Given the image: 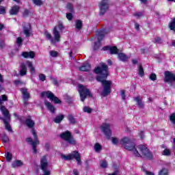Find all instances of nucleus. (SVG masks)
I'll return each instance as SVG.
<instances>
[{
	"label": "nucleus",
	"mask_w": 175,
	"mask_h": 175,
	"mask_svg": "<svg viewBox=\"0 0 175 175\" xmlns=\"http://www.w3.org/2000/svg\"><path fill=\"white\" fill-rule=\"evenodd\" d=\"M100 66H96L94 69V73L98 75L96 80L101 83L103 90L101 92L102 96H107L111 92V81L107 80L109 77V66L105 63H100Z\"/></svg>",
	"instance_id": "1"
},
{
	"label": "nucleus",
	"mask_w": 175,
	"mask_h": 175,
	"mask_svg": "<svg viewBox=\"0 0 175 175\" xmlns=\"http://www.w3.org/2000/svg\"><path fill=\"white\" fill-rule=\"evenodd\" d=\"M120 144L125 148V150H127V151H133V154L135 157H142L140 153H139V151H137V149H136V144L135 143V141L130 139L129 137H124L120 139Z\"/></svg>",
	"instance_id": "2"
},
{
	"label": "nucleus",
	"mask_w": 175,
	"mask_h": 175,
	"mask_svg": "<svg viewBox=\"0 0 175 175\" xmlns=\"http://www.w3.org/2000/svg\"><path fill=\"white\" fill-rule=\"evenodd\" d=\"M61 158L62 159H64V161H72V159H75L77 165L79 166L81 165V155L77 150H75L72 154H69L68 155L61 154Z\"/></svg>",
	"instance_id": "3"
},
{
	"label": "nucleus",
	"mask_w": 175,
	"mask_h": 175,
	"mask_svg": "<svg viewBox=\"0 0 175 175\" xmlns=\"http://www.w3.org/2000/svg\"><path fill=\"white\" fill-rule=\"evenodd\" d=\"M59 137L60 139H62V140L67 142L68 144H70L71 146H76V144H77V142H76V139H75V137H73L72 132L69 131H66L62 133L59 135Z\"/></svg>",
	"instance_id": "4"
},
{
	"label": "nucleus",
	"mask_w": 175,
	"mask_h": 175,
	"mask_svg": "<svg viewBox=\"0 0 175 175\" xmlns=\"http://www.w3.org/2000/svg\"><path fill=\"white\" fill-rule=\"evenodd\" d=\"M79 92L81 102H84V100L87 99L88 96L89 98H92L93 96L92 93H91V91H90V89L85 88L84 85H79Z\"/></svg>",
	"instance_id": "5"
},
{
	"label": "nucleus",
	"mask_w": 175,
	"mask_h": 175,
	"mask_svg": "<svg viewBox=\"0 0 175 175\" xmlns=\"http://www.w3.org/2000/svg\"><path fill=\"white\" fill-rule=\"evenodd\" d=\"M46 96V98L48 99H51L55 105H61L62 103V101L55 95L53 94L51 91H47V92H42L40 94L41 98H44V96Z\"/></svg>",
	"instance_id": "6"
},
{
	"label": "nucleus",
	"mask_w": 175,
	"mask_h": 175,
	"mask_svg": "<svg viewBox=\"0 0 175 175\" xmlns=\"http://www.w3.org/2000/svg\"><path fill=\"white\" fill-rule=\"evenodd\" d=\"M47 167H49V161H47V157L44 155L40 159V169L44 172L42 175L51 174V172Z\"/></svg>",
	"instance_id": "7"
},
{
	"label": "nucleus",
	"mask_w": 175,
	"mask_h": 175,
	"mask_svg": "<svg viewBox=\"0 0 175 175\" xmlns=\"http://www.w3.org/2000/svg\"><path fill=\"white\" fill-rule=\"evenodd\" d=\"M137 148L139 150L140 152H142V155L146 158V159L151 161L154 157V156H152V153L150 151V149H148L146 146L139 145L137 146Z\"/></svg>",
	"instance_id": "8"
},
{
	"label": "nucleus",
	"mask_w": 175,
	"mask_h": 175,
	"mask_svg": "<svg viewBox=\"0 0 175 175\" xmlns=\"http://www.w3.org/2000/svg\"><path fill=\"white\" fill-rule=\"evenodd\" d=\"M99 8V16H105L106 12L109 10V0H101L98 4Z\"/></svg>",
	"instance_id": "9"
},
{
	"label": "nucleus",
	"mask_w": 175,
	"mask_h": 175,
	"mask_svg": "<svg viewBox=\"0 0 175 175\" xmlns=\"http://www.w3.org/2000/svg\"><path fill=\"white\" fill-rule=\"evenodd\" d=\"M101 131L104 135H105V137L107 140H110L111 137V129H110V124L107 123H103L100 126Z\"/></svg>",
	"instance_id": "10"
},
{
	"label": "nucleus",
	"mask_w": 175,
	"mask_h": 175,
	"mask_svg": "<svg viewBox=\"0 0 175 175\" xmlns=\"http://www.w3.org/2000/svg\"><path fill=\"white\" fill-rule=\"evenodd\" d=\"M103 51H109L111 55H117L120 53V49L116 46H105L103 47Z\"/></svg>",
	"instance_id": "11"
},
{
	"label": "nucleus",
	"mask_w": 175,
	"mask_h": 175,
	"mask_svg": "<svg viewBox=\"0 0 175 175\" xmlns=\"http://www.w3.org/2000/svg\"><path fill=\"white\" fill-rule=\"evenodd\" d=\"M23 33L25 35L26 38H29L31 36V32L32 31V27L29 23H23Z\"/></svg>",
	"instance_id": "12"
},
{
	"label": "nucleus",
	"mask_w": 175,
	"mask_h": 175,
	"mask_svg": "<svg viewBox=\"0 0 175 175\" xmlns=\"http://www.w3.org/2000/svg\"><path fill=\"white\" fill-rule=\"evenodd\" d=\"M32 135L33 136L34 142L32 143V148H33V154H36L38 152V149L36 148V144L39 145L40 144V142L39 141L38 138V134L36 133V131L33 129Z\"/></svg>",
	"instance_id": "13"
},
{
	"label": "nucleus",
	"mask_w": 175,
	"mask_h": 175,
	"mask_svg": "<svg viewBox=\"0 0 175 175\" xmlns=\"http://www.w3.org/2000/svg\"><path fill=\"white\" fill-rule=\"evenodd\" d=\"M25 125H27V126L28 128L31 129V133H32V131H33V129H34V131H36V130H35V122L30 118H27V119H25Z\"/></svg>",
	"instance_id": "14"
},
{
	"label": "nucleus",
	"mask_w": 175,
	"mask_h": 175,
	"mask_svg": "<svg viewBox=\"0 0 175 175\" xmlns=\"http://www.w3.org/2000/svg\"><path fill=\"white\" fill-rule=\"evenodd\" d=\"M164 82L169 83V81H173L174 74L172 73L170 71H165L164 72Z\"/></svg>",
	"instance_id": "15"
},
{
	"label": "nucleus",
	"mask_w": 175,
	"mask_h": 175,
	"mask_svg": "<svg viewBox=\"0 0 175 175\" xmlns=\"http://www.w3.org/2000/svg\"><path fill=\"white\" fill-rule=\"evenodd\" d=\"M20 91L23 94L24 100H28V99L31 98V94H29V93L28 92V89L25 88H22L20 89Z\"/></svg>",
	"instance_id": "16"
},
{
	"label": "nucleus",
	"mask_w": 175,
	"mask_h": 175,
	"mask_svg": "<svg viewBox=\"0 0 175 175\" xmlns=\"http://www.w3.org/2000/svg\"><path fill=\"white\" fill-rule=\"evenodd\" d=\"M79 69L81 72H90V70H91V64L89 63H83Z\"/></svg>",
	"instance_id": "17"
},
{
	"label": "nucleus",
	"mask_w": 175,
	"mask_h": 175,
	"mask_svg": "<svg viewBox=\"0 0 175 175\" xmlns=\"http://www.w3.org/2000/svg\"><path fill=\"white\" fill-rule=\"evenodd\" d=\"M18 12H20V6L14 5L10 10V14L11 16H17V14H18Z\"/></svg>",
	"instance_id": "18"
},
{
	"label": "nucleus",
	"mask_w": 175,
	"mask_h": 175,
	"mask_svg": "<svg viewBox=\"0 0 175 175\" xmlns=\"http://www.w3.org/2000/svg\"><path fill=\"white\" fill-rule=\"evenodd\" d=\"M0 110L2 112V114L7 118L8 120H10V114L9 113V110L6 109V107L5 105H1L0 107Z\"/></svg>",
	"instance_id": "19"
},
{
	"label": "nucleus",
	"mask_w": 175,
	"mask_h": 175,
	"mask_svg": "<svg viewBox=\"0 0 175 175\" xmlns=\"http://www.w3.org/2000/svg\"><path fill=\"white\" fill-rule=\"evenodd\" d=\"M44 105H45L46 107L48 109V110L50 111L51 113H52V114L55 113V107H54V105H51V103H50L47 100H45Z\"/></svg>",
	"instance_id": "20"
},
{
	"label": "nucleus",
	"mask_w": 175,
	"mask_h": 175,
	"mask_svg": "<svg viewBox=\"0 0 175 175\" xmlns=\"http://www.w3.org/2000/svg\"><path fill=\"white\" fill-rule=\"evenodd\" d=\"M22 56L23 58H35V52L31 51L29 52L24 51L22 53Z\"/></svg>",
	"instance_id": "21"
},
{
	"label": "nucleus",
	"mask_w": 175,
	"mask_h": 175,
	"mask_svg": "<svg viewBox=\"0 0 175 175\" xmlns=\"http://www.w3.org/2000/svg\"><path fill=\"white\" fill-rule=\"evenodd\" d=\"M118 58L120 61H122V62H128V59H129V57L124 53H118Z\"/></svg>",
	"instance_id": "22"
},
{
	"label": "nucleus",
	"mask_w": 175,
	"mask_h": 175,
	"mask_svg": "<svg viewBox=\"0 0 175 175\" xmlns=\"http://www.w3.org/2000/svg\"><path fill=\"white\" fill-rule=\"evenodd\" d=\"M0 120L3 121V124H5V129L8 131V132H13V130L12 129V126H10V124L9 123V122H8V120H6V119L2 117H0Z\"/></svg>",
	"instance_id": "23"
},
{
	"label": "nucleus",
	"mask_w": 175,
	"mask_h": 175,
	"mask_svg": "<svg viewBox=\"0 0 175 175\" xmlns=\"http://www.w3.org/2000/svg\"><path fill=\"white\" fill-rule=\"evenodd\" d=\"M20 76H25L27 75V65L25 63H21Z\"/></svg>",
	"instance_id": "24"
},
{
	"label": "nucleus",
	"mask_w": 175,
	"mask_h": 175,
	"mask_svg": "<svg viewBox=\"0 0 175 175\" xmlns=\"http://www.w3.org/2000/svg\"><path fill=\"white\" fill-rule=\"evenodd\" d=\"M53 35L56 42L61 40V35L59 34V31L57 29V27H55L53 29Z\"/></svg>",
	"instance_id": "25"
},
{
	"label": "nucleus",
	"mask_w": 175,
	"mask_h": 175,
	"mask_svg": "<svg viewBox=\"0 0 175 175\" xmlns=\"http://www.w3.org/2000/svg\"><path fill=\"white\" fill-rule=\"evenodd\" d=\"M65 118V115L64 114H59L54 119L53 121L55 124H61L62 120Z\"/></svg>",
	"instance_id": "26"
},
{
	"label": "nucleus",
	"mask_w": 175,
	"mask_h": 175,
	"mask_svg": "<svg viewBox=\"0 0 175 175\" xmlns=\"http://www.w3.org/2000/svg\"><path fill=\"white\" fill-rule=\"evenodd\" d=\"M23 165H24V163L21 160H16L12 163V167L16 169V167H21Z\"/></svg>",
	"instance_id": "27"
},
{
	"label": "nucleus",
	"mask_w": 175,
	"mask_h": 175,
	"mask_svg": "<svg viewBox=\"0 0 175 175\" xmlns=\"http://www.w3.org/2000/svg\"><path fill=\"white\" fill-rule=\"evenodd\" d=\"M81 28H83V21L77 19L75 23V29L80 31Z\"/></svg>",
	"instance_id": "28"
},
{
	"label": "nucleus",
	"mask_w": 175,
	"mask_h": 175,
	"mask_svg": "<svg viewBox=\"0 0 175 175\" xmlns=\"http://www.w3.org/2000/svg\"><path fill=\"white\" fill-rule=\"evenodd\" d=\"M67 119L70 122V124H72V125H75L76 122H77L76 121V118H75V116H73L72 114H68L67 116Z\"/></svg>",
	"instance_id": "29"
},
{
	"label": "nucleus",
	"mask_w": 175,
	"mask_h": 175,
	"mask_svg": "<svg viewBox=\"0 0 175 175\" xmlns=\"http://www.w3.org/2000/svg\"><path fill=\"white\" fill-rule=\"evenodd\" d=\"M26 64L28 66L30 73H35V67L33 66V64H32V62L27 61Z\"/></svg>",
	"instance_id": "30"
},
{
	"label": "nucleus",
	"mask_w": 175,
	"mask_h": 175,
	"mask_svg": "<svg viewBox=\"0 0 175 175\" xmlns=\"http://www.w3.org/2000/svg\"><path fill=\"white\" fill-rule=\"evenodd\" d=\"M138 75L140 77H143L144 76V68H143V66H142V64H139Z\"/></svg>",
	"instance_id": "31"
},
{
	"label": "nucleus",
	"mask_w": 175,
	"mask_h": 175,
	"mask_svg": "<svg viewBox=\"0 0 175 175\" xmlns=\"http://www.w3.org/2000/svg\"><path fill=\"white\" fill-rule=\"evenodd\" d=\"M168 26L171 31H175V18L169 23Z\"/></svg>",
	"instance_id": "32"
},
{
	"label": "nucleus",
	"mask_w": 175,
	"mask_h": 175,
	"mask_svg": "<svg viewBox=\"0 0 175 175\" xmlns=\"http://www.w3.org/2000/svg\"><path fill=\"white\" fill-rule=\"evenodd\" d=\"M1 140L3 142V143H9V137H8V135H6V133H3L1 135Z\"/></svg>",
	"instance_id": "33"
},
{
	"label": "nucleus",
	"mask_w": 175,
	"mask_h": 175,
	"mask_svg": "<svg viewBox=\"0 0 175 175\" xmlns=\"http://www.w3.org/2000/svg\"><path fill=\"white\" fill-rule=\"evenodd\" d=\"M103 38H105V34L102 31L98 32L97 34L98 42H101L103 40Z\"/></svg>",
	"instance_id": "34"
},
{
	"label": "nucleus",
	"mask_w": 175,
	"mask_h": 175,
	"mask_svg": "<svg viewBox=\"0 0 175 175\" xmlns=\"http://www.w3.org/2000/svg\"><path fill=\"white\" fill-rule=\"evenodd\" d=\"M44 36H46V39H48V40H51L52 43H54V40H53V36H51V34H50L49 31H44Z\"/></svg>",
	"instance_id": "35"
},
{
	"label": "nucleus",
	"mask_w": 175,
	"mask_h": 175,
	"mask_svg": "<svg viewBox=\"0 0 175 175\" xmlns=\"http://www.w3.org/2000/svg\"><path fill=\"white\" fill-rule=\"evenodd\" d=\"M94 150L96 152H99V151L102 150V145H100L99 143H96L94 144Z\"/></svg>",
	"instance_id": "36"
},
{
	"label": "nucleus",
	"mask_w": 175,
	"mask_h": 175,
	"mask_svg": "<svg viewBox=\"0 0 175 175\" xmlns=\"http://www.w3.org/2000/svg\"><path fill=\"white\" fill-rule=\"evenodd\" d=\"M100 48V42L99 41L95 42L94 45L93 46L94 51H98V50H99Z\"/></svg>",
	"instance_id": "37"
},
{
	"label": "nucleus",
	"mask_w": 175,
	"mask_h": 175,
	"mask_svg": "<svg viewBox=\"0 0 175 175\" xmlns=\"http://www.w3.org/2000/svg\"><path fill=\"white\" fill-rule=\"evenodd\" d=\"M135 100H136L139 107H144V105H143V103L142 102V99H140L139 97H135Z\"/></svg>",
	"instance_id": "38"
},
{
	"label": "nucleus",
	"mask_w": 175,
	"mask_h": 175,
	"mask_svg": "<svg viewBox=\"0 0 175 175\" xmlns=\"http://www.w3.org/2000/svg\"><path fill=\"white\" fill-rule=\"evenodd\" d=\"M66 9H68L70 13H73V4H72L71 3H68L66 5Z\"/></svg>",
	"instance_id": "39"
},
{
	"label": "nucleus",
	"mask_w": 175,
	"mask_h": 175,
	"mask_svg": "<svg viewBox=\"0 0 175 175\" xmlns=\"http://www.w3.org/2000/svg\"><path fill=\"white\" fill-rule=\"evenodd\" d=\"M66 100L67 103L70 105V103H72V102H73V96L66 94Z\"/></svg>",
	"instance_id": "40"
},
{
	"label": "nucleus",
	"mask_w": 175,
	"mask_h": 175,
	"mask_svg": "<svg viewBox=\"0 0 175 175\" xmlns=\"http://www.w3.org/2000/svg\"><path fill=\"white\" fill-rule=\"evenodd\" d=\"M167 174H169V171L166 168H163L159 172V175H167Z\"/></svg>",
	"instance_id": "41"
},
{
	"label": "nucleus",
	"mask_w": 175,
	"mask_h": 175,
	"mask_svg": "<svg viewBox=\"0 0 175 175\" xmlns=\"http://www.w3.org/2000/svg\"><path fill=\"white\" fill-rule=\"evenodd\" d=\"M23 40L21 37H18L16 38V44L18 46V47H21V46H23Z\"/></svg>",
	"instance_id": "42"
},
{
	"label": "nucleus",
	"mask_w": 175,
	"mask_h": 175,
	"mask_svg": "<svg viewBox=\"0 0 175 175\" xmlns=\"http://www.w3.org/2000/svg\"><path fill=\"white\" fill-rule=\"evenodd\" d=\"M171 154H172V152H170V149L165 148L163 151V155H165V157H170Z\"/></svg>",
	"instance_id": "43"
},
{
	"label": "nucleus",
	"mask_w": 175,
	"mask_h": 175,
	"mask_svg": "<svg viewBox=\"0 0 175 175\" xmlns=\"http://www.w3.org/2000/svg\"><path fill=\"white\" fill-rule=\"evenodd\" d=\"M83 110L84 113H88V114L92 113V109L90 108V107H83Z\"/></svg>",
	"instance_id": "44"
},
{
	"label": "nucleus",
	"mask_w": 175,
	"mask_h": 175,
	"mask_svg": "<svg viewBox=\"0 0 175 175\" xmlns=\"http://www.w3.org/2000/svg\"><path fill=\"white\" fill-rule=\"evenodd\" d=\"M6 159L8 162H11L12 159H13V154L10 152H8L6 155Z\"/></svg>",
	"instance_id": "45"
},
{
	"label": "nucleus",
	"mask_w": 175,
	"mask_h": 175,
	"mask_svg": "<svg viewBox=\"0 0 175 175\" xmlns=\"http://www.w3.org/2000/svg\"><path fill=\"white\" fill-rule=\"evenodd\" d=\"M100 166L103 169H106L107 167V161L106 160H102Z\"/></svg>",
	"instance_id": "46"
},
{
	"label": "nucleus",
	"mask_w": 175,
	"mask_h": 175,
	"mask_svg": "<svg viewBox=\"0 0 175 175\" xmlns=\"http://www.w3.org/2000/svg\"><path fill=\"white\" fill-rule=\"evenodd\" d=\"M33 3L34 5H36V6H42V5H43V1L42 0H33Z\"/></svg>",
	"instance_id": "47"
},
{
	"label": "nucleus",
	"mask_w": 175,
	"mask_h": 175,
	"mask_svg": "<svg viewBox=\"0 0 175 175\" xmlns=\"http://www.w3.org/2000/svg\"><path fill=\"white\" fill-rule=\"evenodd\" d=\"M149 79L150 80H151L152 81H155V80H157V74L155 73H151L149 76Z\"/></svg>",
	"instance_id": "48"
},
{
	"label": "nucleus",
	"mask_w": 175,
	"mask_h": 175,
	"mask_svg": "<svg viewBox=\"0 0 175 175\" xmlns=\"http://www.w3.org/2000/svg\"><path fill=\"white\" fill-rule=\"evenodd\" d=\"M50 55L53 57H58V52L57 51H51Z\"/></svg>",
	"instance_id": "49"
},
{
	"label": "nucleus",
	"mask_w": 175,
	"mask_h": 175,
	"mask_svg": "<svg viewBox=\"0 0 175 175\" xmlns=\"http://www.w3.org/2000/svg\"><path fill=\"white\" fill-rule=\"evenodd\" d=\"M0 14H6V8L3 5H0Z\"/></svg>",
	"instance_id": "50"
},
{
	"label": "nucleus",
	"mask_w": 175,
	"mask_h": 175,
	"mask_svg": "<svg viewBox=\"0 0 175 175\" xmlns=\"http://www.w3.org/2000/svg\"><path fill=\"white\" fill-rule=\"evenodd\" d=\"M66 18L70 21L73 20V14H72V12H69L66 14Z\"/></svg>",
	"instance_id": "51"
},
{
	"label": "nucleus",
	"mask_w": 175,
	"mask_h": 175,
	"mask_svg": "<svg viewBox=\"0 0 175 175\" xmlns=\"http://www.w3.org/2000/svg\"><path fill=\"white\" fill-rule=\"evenodd\" d=\"M29 14V10L25 9V10H24V12H23V16L25 18H27V17H28Z\"/></svg>",
	"instance_id": "52"
},
{
	"label": "nucleus",
	"mask_w": 175,
	"mask_h": 175,
	"mask_svg": "<svg viewBox=\"0 0 175 175\" xmlns=\"http://www.w3.org/2000/svg\"><path fill=\"white\" fill-rule=\"evenodd\" d=\"M155 43H157V44H161L162 43V38L161 37H157L154 38Z\"/></svg>",
	"instance_id": "53"
},
{
	"label": "nucleus",
	"mask_w": 175,
	"mask_h": 175,
	"mask_svg": "<svg viewBox=\"0 0 175 175\" xmlns=\"http://www.w3.org/2000/svg\"><path fill=\"white\" fill-rule=\"evenodd\" d=\"M120 173V171H118V167H115V170L113 173L109 174L108 175H118Z\"/></svg>",
	"instance_id": "54"
},
{
	"label": "nucleus",
	"mask_w": 175,
	"mask_h": 175,
	"mask_svg": "<svg viewBox=\"0 0 175 175\" xmlns=\"http://www.w3.org/2000/svg\"><path fill=\"white\" fill-rule=\"evenodd\" d=\"M39 79L41 81H46V75H44V74H40Z\"/></svg>",
	"instance_id": "55"
},
{
	"label": "nucleus",
	"mask_w": 175,
	"mask_h": 175,
	"mask_svg": "<svg viewBox=\"0 0 175 175\" xmlns=\"http://www.w3.org/2000/svg\"><path fill=\"white\" fill-rule=\"evenodd\" d=\"M111 142L114 144V146H117V144H118V139H117V137H112Z\"/></svg>",
	"instance_id": "56"
},
{
	"label": "nucleus",
	"mask_w": 175,
	"mask_h": 175,
	"mask_svg": "<svg viewBox=\"0 0 175 175\" xmlns=\"http://www.w3.org/2000/svg\"><path fill=\"white\" fill-rule=\"evenodd\" d=\"M25 142H27V143H31V146L33 143H35V141H33L31 137L26 138Z\"/></svg>",
	"instance_id": "57"
},
{
	"label": "nucleus",
	"mask_w": 175,
	"mask_h": 175,
	"mask_svg": "<svg viewBox=\"0 0 175 175\" xmlns=\"http://www.w3.org/2000/svg\"><path fill=\"white\" fill-rule=\"evenodd\" d=\"M57 28L59 29L61 32H62L65 27H64V25L62 23H59L57 25Z\"/></svg>",
	"instance_id": "58"
},
{
	"label": "nucleus",
	"mask_w": 175,
	"mask_h": 175,
	"mask_svg": "<svg viewBox=\"0 0 175 175\" xmlns=\"http://www.w3.org/2000/svg\"><path fill=\"white\" fill-rule=\"evenodd\" d=\"M121 96L123 100H125L126 96L125 95V90L120 91Z\"/></svg>",
	"instance_id": "59"
},
{
	"label": "nucleus",
	"mask_w": 175,
	"mask_h": 175,
	"mask_svg": "<svg viewBox=\"0 0 175 175\" xmlns=\"http://www.w3.org/2000/svg\"><path fill=\"white\" fill-rule=\"evenodd\" d=\"M8 101V96L5 94L1 95V102H6Z\"/></svg>",
	"instance_id": "60"
},
{
	"label": "nucleus",
	"mask_w": 175,
	"mask_h": 175,
	"mask_svg": "<svg viewBox=\"0 0 175 175\" xmlns=\"http://www.w3.org/2000/svg\"><path fill=\"white\" fill-rule=\"evenodd\" d=\"M51 80L53 82L54 85H58V80H57V79L51 77Z\"/></svg>",
	"instance_id": "61"
},
{
	"label": "nucleus",
	"mask_w": 175,
	"mask_h": 175,
	"mask_svg": "<svg viewBox=\"0 0 175 175\" xmlns=\"http://www.w3.org/2000/svg\"><path fill=\"white\" fill-rule=\"evenodd\" d=\"M133 16L135 17H142V16H143V13L142 12H135L133 14Z\"/></svg>",
	"instance_id": "62"
},
{
	"label": "nucleus",
	"mask_w": 175,
	"mask_h": 175,
	"mask_svg": "<svg viewBox=\"0 0 175 175\" xmlns=\"http://www.w3.org/2000/svg\"><path fill=\"white\" fill-rule=\"evenodd\" d=\"M14 84H15V85H18V84H24V83L20 80H15L14 81Z\"/></svg>",
	"instance_id": "63"
},
{
	"label": "nucleus",
	"mask_w": 175,
	"mask_h": 175,
	"mask_svg": "<svg viewBox=\"0 0 175 175\" xmlns=\"http://www.w3.org/2000/svg\"><path fill=\"white\" fill-rule=\"evenodd\" d=\"M142 170H143L146 173V175H154V173H152L151 172H148L143 168L142 169Z\"/></svg>",
	"instance_id": "64"
}]
</instances>
